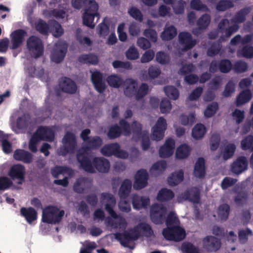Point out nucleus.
I'll return each instance as SVG.
<instances>
[{
	"label": "nucleus",
	"mask_w": 253,
	"mask_h": 253,
	"mask_svg": "<svg viewBox=\"0 0 253 253\" xmlns=\"http://www.w3.org/2000/svg\"><path fill=\"white\" fill-rule=\"evenodd\" d=\"M64 214V210L55 206L49 205L42 211V220L44 223L56 224L61 221Z\"/></svg>",
	"instance_id": "obj_1"
},
{
	"label": "nucleus",
	"mask_w": 253,
	"mask_h": 253,
	"mask_svg": "<svg viewBox=\"0 0 253 253\" xmlns=\"http://www.w3.org/2000/svg\"><path fill=\"white\" fill-rule=\"evenodd\" d=\"M27 47L31 56L35 59L41 57L44 52L42 40L36 36H31L27 40Z\"/></svg>",
	"instance_id": "obj_2"
},
{
	"label": "nucleus",
	"mask_w": 253,
	"mask_h": 253,
	"mask_svg": "<svg viewBox=\"0 0 253 253\" xmlns=\"http://www.w3.org/2000/svg\"><path fill=\"white\" fill-rule=\"evenodd\" d=\"M119 126L117 124L112 125L109 127L107 136L110 139L119 137L122 133L126 136L130 134V124L126 120L122 119L119 121Z\"/></svg>",
	"instance_id": "obj_3"
},
{
	"label": "nucleus",
	"mask_w": 253,
	"mask_h": 253,
	"mask_svg": "<svg viewBox=\"0 0 253 253\" xmlns=\"http://www.w3.org/2000/svg\"><path fill=\"white\" fill-rule=\"evenodd\" d=\"M164 238L168 241H181L186 237L185 230L178 225L167 227L162 231Z\"/></svg>",
	"instance_id": "obj_4"
},
{
	"label": "nucleus",
	"mask_w": 253,
	"mask_h": 253,
	"mask_svg": "<svg viewBox=\"0 0 253 253\" xmlns=\"http://www.w3.org/2000/svg\"><path fill=\"white\" fill-rule=\"evenodd\" d=\"M76 157L77 161L80 164V169L90 173L95 172L91 156L87 153V151L80 149L77 152Z\"/></svg>",
	"instance_id": "obj_5"
},
{
	"label": "nucleus",
	"mask_w": 253,
	"mask_h": 253,
	"mask_svg": "<svg viewBox=\"0 0 253 253\" xmlns=\"http://www.w3.org/2000/svg\"><path fill=\"white\" fill-rule=\"evenodd\" d=\"M63 147L61 149V155L65 156L67 154H73L77 148V143L75 135L67 131L62 139Z\"/></svg>",
	"instance_id": "obj_6"
},
{
	"label": "nucleus",
	"mask_w": 253,
	"mask_h": 253,
	"mask_svg": "<svg viewBox=\"0 0 253 253\" xmlns=\"http://www.w3.org/2000/svg\"><path fill=\"white\" fill-rule=\"evenodd\" d=\"M167 209L163 205L158 203L153 204L150 209V218L155 224L164 223L166 218Z\"/></svg>",
	"instance_id": "obj_7"
},
{
	"label": "nucleus",
	"mask_w": 253,
	"mask_h": 253,
	"mask_svg": "<svg viewBox=\"0 0 253 253\" xmlns=\"http://www.w3.org/2000/svg\"><path fill=\"white\" fill-rule=\"evenodd\" d=\"M68 48L67 43L64 41L57 42L50 55L51 60L56 63H61L64 59Z\"/></svg>",
	"instance_id": "obj_8"
},
{
	"label": "nucleus",
	"mask_w": 253,
	"mask_h": 253,
	"mask_svg": "<svg viewBox=\"0 0 253 253\" xmlns=\"http://www.w3.org/2000/svg\"><path fill=\"white\" fill-rule=\"evenodd\" d=\"M115 239L119 241L123 246L127 247L128 244L137 240L140 237V232L136 229H132L130 231H125L123 233L117 232L115 234Z\"/></svg>",
	"instance_id": "obj_9"
},
{
	"label": "nucleus",
	"mask_w": 253,
	"mask_h": 253,
	"mask_svg": "<svg viewBox=\"0 0 253 253\" xmlns=\"http://www.w3.org/2000/svg\"><path fill=\"white\" fill-rule=\"evenodd\" d=\"M167 127L166 120L162 117H159L155 125L152 128V139L156 141L162 139Z\"/></svg>",
	"instance_id": "obj_10"
},
{
	"label": "nucleus",
	"mask_w": 253,
	"mask_h": 253,
	"mask_svg": "<svg viewBox=\"0 0 253 253\" xmlns=\"http://www.w3.org/2000/svg\"><path fill=\"white\" fill-rule=\"evenodd\" d=\"M8 174L12 180H18L17 184H22L25 180V167L20 164L14 165L11 167Z\"/></svg>",
	"instance_id": "obj_11"
},
{
	"label": "nucleus",
	"mask_w": 253,
	"mask_h": 253,
	"mask_svg": "<svg viewBox=\"0 0 253 253\" xmlns=\"http://www.w3.org/2000/svg\"><path fill=\"white\" fill-rule=\"evenodd\" d=\"M148 174L146 169L138 170L135 176L133 183V188L135 190H140L145 187L148 184Z\"/></svg>",
	"instance_id": "obj_12"
},
{
	"label": "nucleus",
	"mask_w": 253,
	"mask_h": 253,
	"mask_svg": "<svg viewBox=\"0 0 253 253\" xmlns=\"http://www.w3.org/2000/svg\"><path fill=\"white\" fill-rule=\"evenodd\" d=\"M202 242L204 248L208 252H216L221 247L220 240L213 236H207Z\"/></svg>",
	"instance_id": "obj_13"
},
{
	"label": "nucleus",
	"mask_w": 253,
	"mask_h": 253,
	"mask_svg": "<svg viewBox=\"0 0 253 253\" xmlns=\"http://www.w3.org/2000/svg\"><path fill=\"white\" fill-rule=\"evenodd\" d=\"M101 199L106 200L110 203L105 205V209L112 217L115 219L117 218L118 216L113 209V207L116 204V199L114 195L109 193H102L101 194Z\"/></svg>",
	"instance_id": "obj_14"
},
{
	"label": "nucleus",
	"mask_w": 253,
	"mask_h": 253,
	"mask_svg": "<svg viewBox=\"0 0 253 253\" xmlns=\"http://www.w3.org/2000/svg\"><path fill=\"white\" fill-rule=\"evenodd\" d=\"M58 85L61 90L69 94L75 93L77 86L74 81L68 77H63L59 79Z\"/></svg>",
	"instance_id": "obj_15"
},
{
	"label": "nucleus",
	"mask_w": 253,
	"mask_h": 253,
	"mask_svg": "<svg viewBox=\"0 0 253 253\" xmlns=\"http://www.w3.org/2000/svg\"><path fill=\"white\" fill-rule=\"evenodd\" d=\"M92 185V180L86 177L78 178L73 185L75 192L82 194L86 190L90 189Z\"/></svg>",
	"instance_id": "obj_16"
},
{
	"label": "nucleus",
	"mask_w": 253,
	"mask_h": 253,
	"mask_svg": "<svg viewBox=\"0 0 253 253\" xmlns=\"http://www.w3.org/2000/svg\"><path fill=\"white\" fill-rule=\"evenodd\" d=\"M26 34V32L23 29H17L12 32L10 34V48L15 49L19 47L22 45Z\"/></svg>",
	"instance_id": "obj_17"
},
{
	"label": "nucleus",
	"mask_w": 253,
	"mask_h": 253,
	"mask_svg": "<svg viewBox=\"0 0 253 253\" xmlns=\"http://www.w3.org/2000/svg\"><path fill=\"white\" fill-rule=\"evenodd\" d=\"M248 166V162L246 157L240 156L231 164V170L236 174H240L247 169Z\"/></svg>",
	"instance_id": "obj_18"
},
{
	"label": "nucleus",
	"mask_w": 253,
	"mask_h": 253,
	"mask_svg": "<svg viewBox=\"0 0 253 253\" xmlns=\"http://www.w3.org/2000/svg\"><path fill=\"white\" fill-rule=\"evenodd\" d=\"M91 81L96 90L101 93L106 88V85L103 79V75L99 71H94L91 75Z\"/></svg>",
	"instance_id": "obj_19"
},
{
	"label": "nucleus",
	"mask_w": 253,
	"mask_h": 253,
	"mask_svg": "<svg viewBox=\"0 0 253 253\" xmlns=\"http://www.w3.org/2000/svg\"><path fill=\"white\" fill-rule=\"evenodd\" d=\"M184 200L198 204L200 201V191L197 187H191L185 190L181 194Z\"/></svg>",
	"instance_id": "obj_20"
},
{
	"label": "nucleus",
	"mask_w": 253,
	"mask_h": 253,
	"mask_svg": "<svg viewBox=\"0 0 253 253\" xmlns=\"http://www.w3.org/2000/svg\"><path fill=\"white\" fill-rule=\"evenodd\" d=\"M34 134L41 140L51 142L54 139V133L53 131L45 126H41L37 129Z\"/></svg>",
	"instance_id": "obj_21"
},
{
	"label": "nucleus",
	"mask_w": 253,
	"mask_h": 253,
	"mask_svg": "<svg viewBox=\"0 0 253 253\" xmlns=\"http://www.w3.org/2000/svg\"><path fill=\"white\" fill-rule=\"evenodd\" d=\"M174 148V140L172 138L168 139L165 144L160 148V157L163 158H166L171 156L173 153Z\"/></svg>",
	"instance_id": "obj_22"
},
{
	"label": "nucleus",
	"mask_w": 253,
	"mask_h": 253,
	"mask_svg": "<svg viewBox=\"0 0 253 253\" xmlns=\"http://www.w3.org/2000/svg\"><path fill=\"white\" fill-rule=\"evenodd\" d=\"M94 169L100 172H107L110 168L109 161L103 157H95L92 160Z\"/></svg>",
	"instance_id": "obj_23"
},
{
	"label": "nucleus",
	"mask_w": 253,
	"mask_h": 253,
	"mask_svg": "<svg viewBox=\"0 0 253 253\" xmlns=\"http://www.w3.org/2000/svg\"><path fill=\"white\" fill-rule=\"evenodd\" d=\"M179 41L181 44H184L183 50L186 51L194 47L196 41L193 40L191 35L188 32H181L178 35Z\"/></svg>",
	"instance_id": "obj_24"
},
{
	"label": "nucleus",
	"mask_w": 253,
	"mask_h": 253,
	"mask_svg": "<svg viewBox=\"0 0 253 253\" xmlns=\"http://www.w3.org/2000/svg\"><path fill=\"white\" fill-rule=\"evenodd\" d=\"M13 158L25 164H30L33 160V155L29 152L24 149H16L13 153Z\"/></svg>",
	"instance_id": "obj_25"
},
{
	"label": "nucleus",
	"mask_w": 253,
	"mask_h": 253,
	"mask_svg": "<svg viewBox=\"0 0 253 253\" xmlns=\"http://www.w3.org/2000/svg\"><path fill=\"white\" fill-rule=\"evenodd\" d=\"M102 145V140L99 136H94L91 137L85 143L84 145L81 148L82 149L89 151L94 150H97Z\"/></svg>",
	"instance_id": "obj_26"
},
{
	"label": "nucleus",
	"mask_w": 253,
	"mask_h": 253,
	"mask_svg": "<svg viewBox=\"0 0 253 253\" xmlns=\"http://www.w3.org/2000/svg\"><path fill=\"white\" fill-rule=\"evenodd\" d=\"M150 199L147 197L139 196L134 194L132 197V204L134 209L146 208L149 205Z\"/></svg>",
	"instance_id": "obj_27"
},
{
	"label": "nucleus",
	"mask_w": 253,
	"mask_h": 253,
	"mask_svg": "<svg viewBox=\"0 0 253 253\" xmlns=\"http://www.w3.org/2000/svg\"><path fill=\"white\" fill-rule=\"evenodd\" d=\"M206 173L205 159L203 157H200L195 164L193 174L196 177L202 179L205 177Z\"/></svg>",
	"instance_id": "obj_28"
},
{
	"label": "nucleus",
	"mask_w": 253,
	"mask_h": 253,
	"mask_svg": "<svg viewBox=\"0 0 253 253\" xmlns=\"http://www.w3.org/2000/svg\"><path fill=\"white\" fill-rule=\"evenodd\" d=\"M20 213L22 216L25 218L26 221L29 224L32 223L37 219V211L32 207L21 208L20 209Z\"/></svg>",
	"instance_id": "obj_29"
},
{
	"label": "nucleus",
	"mask_w": 253,
	"mask_h": 253,
	"mask_svg": "<svg viewBox=\"0 0 253 253\" xmlns=\"http://www.w3.org/2000/svg\"><path fill=\"white\" fill-rule=\"evenodd\" d=\"M126 86L124 89L125 94L129 97L135 96L137 90L138 84L137 81L129 78L126 81Z\"/></svg>",
	"instance_id": "obj_30"
},
{
	"label": "nucleus",
	"mask_w": 253,
	"mask_h": 253,
	"mask_svg": "<svg viewBox=\"0 0 253 253\" xmlns=\"http://www.w3.org/2000/svg\"><path fill=\"white\" fill-rule=\"evenodd\" d=\"M132 187L131 181L125 179L122 183L118 191L120 199H126L129 195Z\"/></svg>",
	"instance_id": "obj_31"
},
{
	"label": "nucleus",
	"mask_w": 253,
	"mask_h": 253,
	"mask_svg": "<svg viewBox=\"0 0 253 253\" xmlns=\"http://www.w3.org/2000/svg\"><path fill=\"white\" fill-rule=\"evenodd\" d=\"M252 93L249 89L243 90L237 96L236 105L237 107L241 106L249 102L252 98Z\"/></svg>",
	"instance_id": "obj_32"
},
{
	"label": "nucleus",
	"mask_w": 253,
	"mask_h": 253,
	"mask_svg": "<svg viewBox=\"0 0 253 253\" xmlns=\"http://www.w3.org/2000/svg\"><path fill=\"white\" fill-rule=\"evenodd\" d=\"M184 179V172L182 169L172 172L168 178L169 185L174 186L181 182Z\"/></svg>",
	"instance_id": "obj_33"
},
{
	"label": "nucleus",
	"mask_w": 253,
	"mask_h": 253,
	"mask_svg": "<svg viewBox=\"0 0 253 253\" xmlns=\"http://www.w3.org/2000/svg\"><path fill=\"white\" fill-rule=\"evenodd\" d=\"M106 82L110 86L117 88L121 87L125 83L123 79L117 74L108 76L106 78Z\"/></svg>",
	"instance_id": "obj_34"
},
{
	"label": "nucleus",
	"mask_w": 253,
	"mask_h": 253,
	"mask_svg": "<svg viewBox=\"0 0 253 253\" xmlns=\"http://www.w3.org/2000/svg\"><path fill=\"white\" fill-rule=\"evenodd\" d=\"M174 196V194L171 190L163 188L159 191L157 200L160 202H167L171 200Z\"/></svg>",
	"instance_id": "obj_35"
},
{
	"label": "nucleus",
	"mask_w": 253,
	"mask_h": 253,
	"mask_svg": "<svg viewBox=\"0 0 253 253\" xmlns=\"http://www.w3.org/2000/svg\"><path fill=\"white\" fill-rule=\"evenodd\" d=\"M78 61L83 64L96 65L98 63V58L94 54L89 53L79 56Z\"/></svg>",
	"instance_id": "obj_36"
},
{
	"label": "nucleus",
	"mask_w": 253,
	"mask_h": 253,
	"mask_svg": "<svg viewBox=\"0 0 253 253\" xmlns=\"http://www.w3.org/2000/svg\"><path fill=\"white\" fill-rule=\"evenodd\" d=\"M119 144L117 143H111L104 145L101 149L102 154L105 156H115L118 151Z\"/></svg>",
	"instance_id": "obj_37"
},
{
	"label": "nucleus",
	"mask_w": 253,
	"mask_h": 253,
	"mask_svg": "<svg viewBox=\"0 0 253 253\" xmlns=\"http://www.w3.org/2000/svg\"><path fill=\"white\" fill-rule=\"evenodd\" d=\"M130 131L133 133V138L136 141H138L142 135V125L137 121H134L130 126Z\"/></svg>",
	"instance_id": "obj_38"
},
{
	"label": "nucleus",
	"mask_w": 253,
	"mask_h": 253,
	"mask_svg": "<svg viewBox=\"0 0 253 253\" xmlns=\"http://www.w3.org/2000/svg\"><path fill=\"white\" fill-rule=\"evenodd\" d=\"M207 131L205 126L201 123L196 124L192 129V135L196 139L203 137Z\"/></svg>",
	"instance_id": "obj_39"
},
{
	"label": "nucleus",
	"mask_w": 253,
	"mask_h": 253,
	"mask_svg": "<svg viewBox=\"0 0 253 253\" xmlns=\"http://www.w3.org/2000/svg\"><path fill=\"white\" fill-rule=\"evenodd\" d=\"M190 152L189 147L186 144H183L177 147L175 156L177 158L179 159H185L189 155Z\"/></svg>",
	"instance_id": "obj_40"
},
{
	"label": "nucleus",
	"mask_w": 253,
	"mask_h": 253,
	"mask_svg": "<svg viewBox=\"0 0 253 253\" xmlns=\"http://www.w3.org/2000/svg\"><path fill=\"white\" fill-rule=\"evenodd\" d=\"M177 35V30L174 26H170L165 29L162 33V38L163 40L169 41L173 39Z\"/></svg>",
	"instance_id": "obj_41"
},
{
	"label": "nucleus",
	"mask_w": 253,
	"mask_h": 253,
	"mask_svg": "<svg viewBox=\"0 0 253 253\" xmlns=\"http://www.w3.org/2000/svg\"><path fill=\"white\" fill-rule=\"evenodd\" d=\"M252 8L250 6L245 7L237 12L235 15V21L238 23H243L246 20V16L251 12Z\"/></svg>",
	"instance_id": "obj_42"
},
{
	"label": "nucleus",
	"mask_w": 253,
	"mask_h": 253,
	"mask_svg": "<svg viewBox=\"0 0 253 253\" xmlns=\"http://www.w3.org/2000/svg\"><path fill=\"white\" fill-rule=\"evenodd\" d=\"M164 90L166 95L171 99L176 100L179 96L178 90L172 85L165 86Z\"/></svg>",
	"instance_id": "obj_43"
},
{
	"label": "nucleus",
	"mask_w": 253,
	"mask_h": 253,
	"mask_svg": "<svg viewBox=\"0 0 253 253\" xmlns=\"http://www.w3.org/2000/svg\"><path fill=\"white\" fill-rule=\"evenodd\" d=\"M7 136L3 131L0 136V141L1 142L2 148L3 152L5 154H9L12 152V144L7 140Z\"/></svg>",
	"instance_id": "obj_44"
},
{
	"label": "nucleus",
	"mask_w": 253,
	"mask_h": 253,
	"mask_svg": "<svg viewBox=\"0 0 253 253\" xmlns=\"http://www.w3.org/2000/svg\"><path fill=\"white\" fill-rule=\"evenodd\" d=\"M97 15L98 14L84 11L83 16L84 25L91 28H94V24H93V21L94 17Z\"/></svg>",
	"instance_id": "obj_45"
},
{
	"label": "nucleus",
	"mask_w": 253,
	"mask_h": 253,
	"mask_svg": "<svg viewBox=\"0 0 253 253\" xmlns=\"http://www.w3.org/2000/svg\"><path fill=\"white\" fill-rule=\"evenodd\" d=\"M211 22V17L209 14L202 15L197 20V25L199 29L205 30L209 26Z\"/></svg>",
	"instance_id": "obj_46"
},
{
	"label": "nucleus",
	"mask_w": 253,
	"mask_h": 253,
	"mask_svg": "<svg viewBox=\"0 0 253 253\" xmlns=\"http://www.w3.org/2000/svg\"><path fill=\"white\" fill-rule=\"evenodd\" d=\"M230 207L227 204L220 205L218 208V215L221 220H226L229 215Z\"/></svg>",
	"instance_id": "obj_47"
},
{
	"label": "nucleus",
	"mask_w": 253,
	"mask_h": 253,
	"mask_svg": "<svg viewBox=\"0 0 253 253\" xmlns=\"http://www.w3.org/2000/svg\"><path fill=\"white\" fill-rule=\"evenodd\" d=\"M179 120L184 126H192L195 121V115L194 113H191L188 115L182 114L179 117Z\"/></svg>",
	"instance_id": "obj_48"
},
{
	"label": "nucleus",
	"mask_w": 253,
	"mask_h": 253,
	"mask_svg": "<svg viewBox=\"0 0 253 253\" xmlns=\"http://www.w3.org/2000/svg\"><path fill=\"white\" fill-rule=\"evenodd\" d=\"M149 86L146 83H142L139 87H137L135 97L136 100L142 99L148 93Z\"/></svg>",
	"instance_id": "obj_49"
},
{
	"label": "nucleus",
	"mask_w": 253,
	"mask_h": 253,
	"mask_svg": "<svg viewBox=\"0 0 253 253\" xmlns=\"http://www.w3.org/2000/svg\"><path fill=\"white\" fill-rule=\"evenodd\" d=\"M134 229H140L147 237H150L153 234V231L151 226L146 222L140 223L137 227H135Z\"/></svg>",
	"instance_id": "obj_50"
},
{
	"label": "nucleus",
	"mask_w": 253,
	"mask_h": 253,
	"mask_svg": "<svg viewBox=\"0 0 253 253\" xmlns=\"http://www.w3.org/2000/svg\"><path fill=\"white\" fill-rule=\"evenodd\" d=\"M232 68V65L229 59H221L219 62V70L222 73L229 72Z\"/></svg>",
	"instance_id": "obj_51"
},
{
	"label": "nucleus",
	"mask_w": 253,
	"mask_h": 253,
	"mask_svg": "<svg viewBox=\"0 0 253 253\" xmlns=\"http://www.w3.org/2000/svg\"><path fill=\"white\" fill-rule=\"evenodd\" d=\"M232 68L235 73L240 74L247 71L248 68V65L245 61L239 60L236 61L234 64Z\"/></svg>",
	"instance_id": "obj_52"
},
{
	"label": "nucleus",
	"mask_w": 253,
	"mask_h": 253,
	"mask_svg": "<svg viewBox=\"0 0 253 253\" xmlns=\"http://www.w3.org/2000/svg\"><path fill=\"white\" fill-rule=\"evenodd\" d=\"M51 31L53 36L56 38L61 37L64 33V29L61 24L55 20L52 23Z\"/></svg>",
	"instance_id": "obj_53"
},
{
	"label": "nucleus",
	"mask_w": 253,
	"mask_h": 253,
	"mask_svg": "<svg viewBox=\"0 0 253 253\" xmlns=\"http://www.w3.org/2000/svg\"><path fill=\"white\" fill-rule=\"evenodd\" d=\"M218 104L216 102H212L209 104L204 112V115L207 118L212 117L218 109Z\"/></svg>",
	"instance_id": "obj_54"
},
{
	"label": "nucleus",
	"mask_w": 253,
	"mask_h": 253,
	"mask_svg": "<svg viewBox=\"0 0 253 253\" xmlns=\"http://www.w3.org/2000/svg\"><path fill=\"white\" fill-rule=\"evenodd\" d=\"M241 147L243 150L251 149L253 150V136L248 135L246 136L241 142Z\"/></svg>",
	"instance_id": "obj_55"
},
{
	"label": "nucleus",
	"mask_w": 253,
	"mask_h": 253,
	"mask_svg": "<svg viewBox=\"0 0 253 253\" xmlns=\"http://www.w3.org/2000/svg\"><path fill=\"white\" fill-rule=\"evenodd\" d=\"M37 31L43 35H46L49 31L48 25L44 20L40 19L35 24Z\"/></svg>",
	"instance_id": "obj_56"
},
{
	"label": "nucleus",
	"mask_w": 253,
	"mask_h": 253,
	"mask_svg": "<svg viewBox=\"0 0 253 253\" xmlns=\"http://www.w3.org/2000/svg\"><path fill=\"white\" fill-rule=\"evenodd\" d=\"M167 167V164L165 161L161 160L155 163L151 167L150 171L153 174L155 171L162 172L164 171Z\"/></svg>",
	"instance_id": "obj_57"
},
{
	"label": "nucleus",
	"mask_w": 253,
	"mask_h": 253,
	"mask_svg": "<svg viewBox=\"0 0 253 253\" xmlns=\"http://www.w3.org/2000/svg\"><path fill=\"white\" fill-rule=\"evenodd\" d=\"M85 11L98 14V5L95 0H86Z\"/></svg>",
	"instance_id": "obj_58"
},
{
	"label": "nucleus",
	"mask_w": 253,
	"mask_h": 253,
	"mask_svg": "<svg viewBox=\"0 0 253 253\" xmlns=\"http://www.w3.org/2000/svg\"><path fill=\"white\" fill-rule=\"evenodd\" d=\"M234 4L230 0H220L216 5V9L219 11H224L234 7Z\"/></svg>",
	"instance_id": "obj_59"
},
{
	"label": "nucleus",
	"mask_w": 253,
	"mask_h": 253,
	"mask_svg": "<svg viewBox=\"0 0 253 253\" xmlns=\"http://www.w3.org/2000/svg\"><path fill=\"white\" fill-rule=\"evenodd\" d=\"M190 4L192 9L197 11H207L208 10L207 6L203 3L200 0H191Z\"/></svg>",
	"instance_id": "obj_60"
},
{
	"label": "nucleus",
	"mask_w": 253,
	"mask_h": 253,
	"mask_svg": "<svg viewBox=\"0 0 253 253\" xmlns=\"http://www.w3.org/2000/svg\"><path fill=\"white\" fill-rule=\"evenodd\" d=\"M236 146L233 143H229L226 145L223 151V157L227 160L232 157L235 151Z\"/></svg>",
	"instance_id": "obj_61"
},
{
	"label": "nucleus",
	"mask_w": 253,
	"mask_h": 253,
	"mask_svg": "<svg viewBox=\"0 0 253 253\" xmlns=\"http://www.w3.org/2000/svg\"><path fill=\"white\" fill-rule=\"evenodd\" d=\"M186 2L183 0H179L172 5L173 12L176 14H182L184 12Z\"/></svg>",
	"instance_id": "obj_62"
},
{
	"label": "nucleus",
	"mask_w": 253,
	"mask_h": 253,
	"mask_svg": "<svg viewBox=\"0 0 253 253\" xmlns=\"http://www.w3.org/2000/svg\"><path fill=\"white\" fill-rule=\"evenodd\" d=\"M181 248L185 253H200L199 248L190 242L183 244Z\"/></svg>",
	"instance_id": "obj_63"
},
{
	"label": "nucleus",
	"mask_w": 253,
	"mask_h": 253,
	"mask_svg": "<svg viewBox=\"0 0 253 253\" xmlns=\"http://www.w3.org/2000/svg\"><path fill=\"white\" fill-rule=\"evenodd\" d=\"M30 118L29 116L18 117L17 120V126L19 129H26L29 123Z\"/></svg>",
	"instance_id": "obj_64"
}]
</instances>
